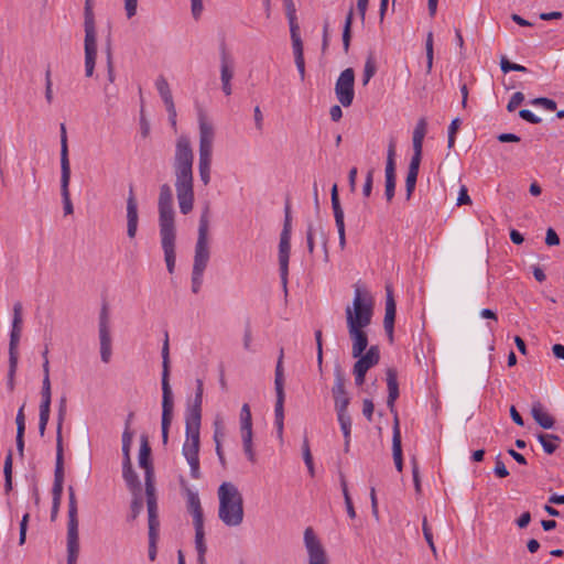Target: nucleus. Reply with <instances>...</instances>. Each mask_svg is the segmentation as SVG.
Returning <instances> with one entry per match:
<instances>
[{"label": "nucleus", "instance_id": "obj_1", "mask_svg": "<svg viewBox=\"0 0 564 564\" xmlns=\"http://www.w3.org/2000/svg\"><path fill=\"white\" fill-rule=\"evenodd\" d=\"M194 153L187 135H180L175 143L173 170L180 212L187 215L194 206Z\"/></svg>", "mask_w": 564, "mask_h": 564}, {"label": "nucleus", "instance_id": "obj_2", "mask_svg": "<svg viewBox=\"0 0 564 564\" xmlns=\"http://www.w3.org/2000/svg\"><path fill=\"white\" fill-rule=\"evenodd\" d=\"M349 337L352 341V357H359L368 346V335L365 330L371 324L373 301L367 291L355 288L352 305L345 310Z\"/></svg>", "mask_w": 564, "mask_h": 564}, {"label": "nucleus", "instance_id": "obj_3", "mask_svg": "<svg viewBox=\"0 0 564 564\" xmlns=\"http://www.w3.org/2000/svg\"><path fill=\"white\" fill-rule=\"evenodd\" d=\"M218 517L227 527H238L243 521V498L232 482H223L218 488Z\"/></svg>", "mask_w": 564, "mask_h": 564}, {"label": "nucleus", "instance_id": "obj_4", "mask_svg": "<svg viewBox=\"0 0 564 564\" xmlns=\"http://www.w3.org/2000/svg\"><path fill=\"white\" fill-rule=\"evenodd\" d=\"M208 207L202 213L198 226V237L195 246L194 264L192 271V291L197 294L203 283V274L209 261V247H208Z\"/></svg>", "mask_w": 564, "mask_h": 564}, {"label": "nucleus", "instance_id": "obj_5", "mask_svg": "<svg viewBox=\"0 0 564 564\" xmlns=\"http://www.w3.org/2000/svg\"><path fill=\"white\" fill-rule=\"evenodd\" d=\"M173 392L170 386V346L169 335L165 333V338L162 346V442L165 445L169 441V430L173 419Z\"/></svg>", "mask_w": 564, "mask_h": 564}, {"label": "nucleus", "instance_id": "obj_6", "mask_svg": "<svg viewBox=\"0 0 564 564\" xmlns=\"http://www.w3.org/2000/svg\"><path fill=\"white\" fill-rule=\"evenodd\" d=\"M199 124V161L198 172L200 181L204 185H208L210 182V166H212V154L213 143L215 138V130L213 123L207 119V116L199 111L198 113Z\"/></svg>", "mask_w": 564, "mask_h": 564}, {"label": "nucleus", "instance_id": "obj_7", "mask_svg": "<svg viewBox=\"0 0 564 564\" xmlns=\"http://www.w3.org/2000/svg\"><path fill=\"white\" fill-rule=\"evenodd\" d=\"M200 420L185 419L186 440L182 453L191 467V476L194 479L200 478L199 470V446H200Z\"/></svg>", "mask_w": 564, "mask_h": 564}, {"label": "nucleus", "instance_id": "obj_8", "mask_svg": "<svg viewBox=\"0 0 564 564\" xmlns=\"http://www.w3.org/2000/svg\"><path fill=\"white\" fill-rule=\"evenodd\" d=\"M84 28H85V74L91 77L95 70L97 57V35L95 28V15L93 11V0L85 1L84 8Z\"/></svg>", "mask_w": 564, "mask_h": 564}, {"label": "nucleus", "instance_id": "obj_9", "mask_svg": "<svg viewBox=\"0 0 564 564\" xmlns=\"http://www.w3.org/2000/svg\"><path fill=\"white\" fill-rule=\"evenodd\" d=\"M77 500L73 486L68 487L67 564H76L79 554Z\"/></svg>", "mask_w": 564, "mask_h": 564}, {"label": "nucleus", "instance_id": "obj_10", "mask_svg": "<svg viewBox=\"0 0 564 564\" xmlns=\"http://www.w3.org/2000/svg\"><path fill=\"white\" fill-rule=\"evenodd\" d=\"M291 231H292V217H291V205L289 199L284 207V224L280 236L279 243V265H280V278L283 289L286 291L288 275H289V259L291 249Z\"/></svg>", "mask_w": 564, "mask_h": 564}, {"label": "nucleus", "instance_id": "obj_11", "mask_svg": "<svg viewBox=\"0 0 564 564\" xmlns=\"http://www.w3.org/2000/svg\"><path fill=\"white\" fill-rule=\"evenodd\" d=\"M283 358H284V349H280V354L278 357L276 366H275V378H274V388L276 394V401L274 406V415H275V426L279 438L283 437V429H284V372H283Z\"/></svg>", "mask_w": 564, "mask_h": 564}, {"label": "nucleus", "instance_id": "obj_12", "mask_svg": "<svg viewBox=\"0 0 564 564\" xmlns=\"http://www.w3.org/2000/svg\"><path fill=\"white\" fill-rule=\"evenodd\" d=\"M159 227L161 231H175V212L173 208V194L169 184L160 186L159 194Z\"/></svg>", "mask_w": 564, "mask_h": 564}, {"label": "nucleus", "instance_id": "obj_13", "mask_svg": "<svg viewBox=\"0 0 564 564\" xmlns=\"http://www.w3.org/2000/svg\"><path fill=\"white\" fill-rule=\"evenodd\" d=\"M98 335L101 361L108 364L112 355V339L110 333V316L108 304L105 302L99 313Z\"/></svg>", "mask_w": 564, "mask_h": 564}, {"label": "nucleus", "instance_id": "obj_14", "mask_svg": "<svg viewBox=\"0 0 564 564\" xmlns=\"http://www.w3.org/2000/svg\"><path fill=\"white\" fill-rule=\"evenodd\" d=\"M335 95L343 107H349L355 98V70L351 67L344 69L335 84Z\"/></svg>", "mask_w": 564, "mask_h": 564}, {"label": "nucleus", "instance_id": "obj_15", "mask_svg": "<svg viewBox=\"0 0 564 564\" xmlns=\"http://www.w3.org/2000/svg\"><path fill=\"white\" fill-rule=\"evenodd\" d=\"M185 492H186L187 510L193 517V524L195 528V539H198V538L204 539L205 538L204 514H203V508L200 505L198 494L193 491L188 487L185 488Z\"/></svg>", "mask_w": 564, "mask_h": 564}, {"label": "nucleus", "instance_id": "obj_16", "mask_svg": "<svg viewBox=\"0 0 564 564\" xmlns=\"http://www.w3.org/2000/svg\"><path fill=\"white\" fill-rule=\"evenodd\" d=\"M304 544L308 554V564H328L326 552L311 527L304 531Z\"/></svg>", "mask_w": 564, "mask_h": 564}, {"label": "nucleus", "instance_id": "obj_17", "mask_svg": "<svg viewBox=\"0 0 564 564\" xmlns=\"http://www.w3.org/2000/svg\"><path fill=\"white\" fill-rule=\"evenodd\" d=\"M335 381L332 388V394L335 401L336 413L348 411L350 398L345 389V376L340 367H336L334 371Z\"/></svg>", "mask_w": 564, "mask_h": 564}, {"label": "nucleus", "instance_id": "obj_18", "mask_svg": "<svg viewBox=\"0 0 564 564\" xmlns=\"http://www.w3.org/2000/svg\"><path fill=\"white\" fill-rule=\"evenodd\" d=\"M386 188L384 196L387 202H391L395 192V143L393 140L388 145L387 163H386Z\"/></svg>", "mask_w": 564, "mask_h": 564}, {"label": "nucleus", "instance_id": "obj_19", "mask_svg": "<svg viewBox=\"0 0 564 564\" xmlns=\"http://www.w3.org/2000/svg\"><path fill=\"white\" fill-rule=\"evenodd\" d=\"M63 485H64V462L59 459L55 463L54 470V482L52 488V509H51V520L55 521L59 511L61 500L63 495Z\"/></svg>", "mask_w": 564, "mask_h": 564}, {"label": "nucleus", "instance_id": "obj_20", "mask_svg": "<svg viewBox=\"0 0 564 564\" xmlns=\"http://www.w3.org/2000/svg\"><path fill=\"white\" fill-rule=\"evenodd\" d=\"M139 214H138V202L134 195L133 186L129 187V194L127 197V235L130 239H133L138 231Z\"/></svg>", "mask_w": 564, "mask_h": 564}, {"label": "nucleus", "instance_id": "obj_21", "mask_svg": "<svg viewBox=\"0 0 564 564\" xmlns=\"http://www.w3.org/2000/svg\"><path fill=\"white\" fill-rule=\"evenodd\" d=\"M161 245L162 249L164 251V259L166 263L167 271L170 273L174 272L175 268V239H176V231H161Z\"/></svg>", "mask_w": 564, "mask_h": 564}, {"label": "nucleus", "instance_id": "obj_22", "mask_svg": "<svg viewBox=\"0 0 564 564\" xmlns=\"http://www.w3.org/2000/svg\"><path fill=\"white\" fill-rule=\"evenodd\" d=\"M387 291V297H386V313L383 318V327L386 330V334L389 338V341H393V332H394V321H395V313H397V304L393 297L392 289L391 286L386 288Z\"/></svg>", "mask_w": 564, "mask_h": 564}, {"label": "nucleus", "instance_id": "obj_23", "mask_svg": "<svg viewBox=\"0 0 564 564\" xmlns=\"http://www.w3.org/2000/svg\"><path fill=\"white\" fill-rule=\"evenodd\" d=\"M387 375V387H388V398H387V406L390 412L394 414V420L398 419V414L395 411V401L399 398V383H398V371L394 368H388L386 371Z\"/></svg>", "mask_w": 564, "mask_h": 564}, {"label": "nucleus", "instance_id": "obj_24", "mask_svg": "<svg viewBox=\"0 0 564 564\" xmlns=\"http://www.w3.org/2000/svg\"><path fill=\"white\" fill-rule=\"evenodd\" d=\"M426 120L425 118H421L413 131L412 137V143H413V155L411 158V161L421 162L422 160V148H423V140L426 134Z\"/></svg>", "mask_w": 564, "mask_h": 564}, {"label": "nucleus", "instance_id": "obj_25", "mask_svg": "<svg viewBox=\"0 0 564 564\" xmlns=\"http://www.w3.org/2000/svg\"><path fill=\"white\" fill-rule=\"evenodd\" d=\"M67 404L66 398L63 397L59 400L58 412H57V427H56V460L64 462V451H63V437H62V429L63 423L66 416Z\"/></svg>", "mask_w": 564, "mask_h": 564}, {"label": "nucleus", "instance_id": "obj_26", "mask_svg": "<svg viewBox=\"0 0 564 564\" xmlns=\"http://www.w3.org/2000/svg\"><path fill=\"white\" fill-rule=\"evenodd\" d=\"M204 383L202 379H196V391L193 402L187 406L185 419L202 421Z\"/></svg>", "mask_w": 564, "mask_h": 564}, {"label": "nucleus", "instance_id": "obj_27", "mask_svg": "<svg viewBox=\"0 0 564 564\" xmlns=\"http://www.w3.org/2000/svg\"><path fill=\"white\" fill-rule=\"evenodd\" d=\"M70 170H61V195L65 215L74 213L73 203L69 194Z\"/></svg>", "mask_w": 564, "mask_h": 564}, {"label": "nucleus", "instance_id": "obj_28", "mask_svg": "<svg viewBox=\"0 0 564 564\" xmlns=\"http://www.w3.org/2000/svg\"><path fill=\"white\" fill-rule=\"evenodd\" d=\"M357 358L358 360L355 362L354 367L367 372L370 368L378 365L380 360L379 347L371 346L365 355L361 354Z\"/></svg>", "mask_w": 564, "mask_h": 564}, {"label": "nucleus", "instance_id": "obj_29", "mask_svg": "<svg viewBox=\"0 0 564 564\" xmlns=\"http://www.w3.org/2000/svg\"><path fill=\"white\" fill-rule=\"evenodd\" d=\"M392 455H393L395 468L399 471H402V468H403L402 444H401V432H400L398 419H395V422L393 425Z\"/></svg>", "mask_w": 564, "mask_h": 564}, {"label": "nucleus", "instance_id": "obj_30", "mask_svg": "<svg viewBox=\"0 0 564 564\" xmlns=\"http://www.w3.org/2000/svg\"><path fill=\"white\" fill-rule=\"evenodd\" d=\"M234 59L227 52L225 45L220 50V80L221 83H230L234 77Z\"/></svg>", "mask_w": 564, "mask_h": 564}, {"label": "nucleus", "instance_id": "obj_31", "mask_svg": "<svg viewBox=\"0 0 564 564\" xmlns=\"http://www.w3.org/2000/svg\"><path fill=\"white\" fill-rule=\"evenodd\" d=\"M531 415L534 421L543 429L549 430L554 426L555 420L544 411V408L540 401L532 404Z\"/></svg>", "mask_w": 564, "mask_h": 564}, {"label": "nucleus", "instance_id": "obj_32", "mask_svg": "<svg viewBox=\"0 0 564 564\" xmlns=\"http://www.w3.org/2000/svg\"><path fill=\"white\" fill-rule=\"evenodd\" d=\"M421 162L410 161L405 178L406 199H410L416 185Z\"/></svg>", "mask_w": 564, "mask_h": 564}, {"label": "nucleus", "instance_id": "obj_33", "mask_svg": "<svg viewBox=\"0 0 564 564\" xmlns=\"http://www.w3.org/2000/svg\"><path fill=\"white\" fill-rule=\"evenodd\" d=\"M330 200L336 227L345 226L344 210L340 205L337 184H334L332 187Z\"/></svg>", "mask_w": 564, "mask_h": 564}, {"label": "nucleus", "instance_id": "obj_34", "mask_svg": "<svg viewBox=\"0 0 564 564\" xmlns=\"http://www.w3.org/2000/svg\"><path fill=\"white\" fill-rule=\"evenodd\" d=\"M61 170H70L66 127L61 123Z\"/></svg>", "mask_w": 564, "mask_h": 564}, {"label": "nucleus", "instance_id": "obj_35", "mask_svg": "<svg viewBox=\"0 0 564 564\" xmlns=\"http://www.w3.org/2000/svg\"><path fill=\"white\" fill-rule=\"evenodd\" d=\"M538 440L546 454H553L561 442L560 436L555 434H539Z\"/></svg>", "mask_w": 564, "mask_h": 564}, {"label": "nucleus", "instance_id": "obj_36", "mask_svg": "<svg viewBox=\"0 0 564 564\" xmlns=\"http://www.w3.org/2000/svg\"><path fill=\"white\" fill-rule=\"evenodd\" d=\"M155 87L165 105V107L170 105H174L172 91L170 89V85L167 80L163 76H159L155 82Z\"/></svg>", "mask_w": 564, "mask_h": 564}, {"label": "nucleus", "instance_id": "obj_37", "mask_svg": "<svg viewBox=\"0 0 564 564\" xmlns=\"http://www.w3.org/2000/svg\"><path fill=\"white\" fill-rule=\"evenodd\" d=\"M243 452L250 463H256V453L252 446V429L240 430Z\"/></svg>", "mask_w": 564, "mask_h": 564}, {"label": "nucleus", "instance_id": "obj_38", "mask_svg": "<svg viewBox=\"0 0 564 564\" xmlns=\"http://www.w3.org/2000/svg\"><path fill=\"white\" fill-rule=\"evenodd\" d=\"M151 447L148 442L147 436H141V444H140V451H139V465L143 469L152 468L151 462Z\"/></svg>", "mask_w": 564, "mask_h": 564}, {"label": "nucleus", "instance_id": "obj_39", "mask_svg": "<svg viewBox=\"0 0 564 564\" xmlns=\"http://www.w3.org/2000/svg\"><path fill=\"white\" fill-rule=\"evenodd\" d=\"M148 506V522H149V530H159L160 521L158 516V502L156 499H148L147 500Z\"/></svg>", "mask_w": 564, "mask_h": 564}, {"label": "nucleus", "instance_id": "obj_40", "mask_svg": "<svg viewBox=\"0 0 564 564\" xmlns=\"http://www.w3.org/2000/svg\"><path fill=\"white\" fill-rule=\"evenodd\" d=\"M122 476L128 488L132 491V494L141 491L139 477L132 467L122 469Z\"/></svg>", "mask_w": 564, "mask_h": 564}, {"label": "nucleus", "instance_id": "obj_41", "mask_svg": "<svg viewBox=\"0 0 564 564\" xmlns=\"http://www.w3.org/2000/svg\"><path fill=\"white\" fill-rule=\"evenodd\" d=\"M377 72V62L372 53H370L365 62L362 73V85L366 86Z\"/></svg>", "mask_w": 564, "mask_h": 564}, {"label": "nucleus", "instance_id": "obj_42", "mask_svg": "<svg viewBox=\"0 0 564 564\" xmlns=\"http://www.w3.org/2000/svg\"><path fill=\"white\" fill-rule=\"evenodd\" d=\"M12 451L10 449L6 456L3 464V475H4V490L9 492L12 490Z\"/></svg>", "mask_w": 564, "mask_h": 564}, {"label": "nucleus", "instance_id": "obj_43", "mask_svg": "<svg viewBox=\"0 0 564 564\" xmlns=\"http://www.w3.org/2000/svg\"><path fill=\"white\" fill-rule=\"evenodd\" d=\"M352 17H354V11H352V8H350V10L346 17L345 25H344V30H343V47H344L345 53H348L349 46H350Z\"/></svg>", "mask_w": 564, "mask_h": 564}, {"label": "nucleus", "instance_id": "obj_44", "mask_svg": "<svg viewBox=\"0 0 564 564\" xmlns=\"http://www.w3.org/2000/svg\"><path fill=\"white\" fill-rule=\"evenodd\" d=\"M51 401H52L51 382L42 381L40 410L51 412Z\"/></svg>", "mask_w": 564, "mask_h": 564}, {"label": "nucleus", "instance_id": "obj_45", "mask_svg": "<svg viewBox=\"0 0 564 564\" xmlns=\"http://www.w3.org/2000/svg\"><path fill=\"white\" fill-rule=\"evenodd\" d=\"M22 304L21 302H15L13 305V318H12V328L10 333L22 334Z\"/></svg>", "mask_w": 564, "mask_h": 564}, {"label": "nucleus", "instance_id": "obj_46", "mask_svg": "<svg viewBox=\"0 0 564 564\" xmlns=\"http://www.w3.org/2000/svg\"><path fill=\"white\" fill-rule=\"evenodd\" d=\"M106 64H107V79H108L109 84H113L116 80V73H115L110 40L107 41V45H106Z\"/></svg>", "mask_w": 564, "mask_h": 564}, {"label": "nucleus", "instance_id": "obj_47", "mask_svg": "<svg viewBox=\"0 0 564 564\" xmlns=\"http://www.w3.org/2000/svg\"><path fill=\"white\" fill-rule=\"evenodd\" d=\"M288 20L290 24L292 48L303 47V43L300 36V26L297 24L296 18L290 17Z\"/></svg>", "mask_w": 564, "mask_h": 564}, {"label": "nucleus", "instance_id": "obj_48", "mask_svg": "<svg viewBox=\"0 0 564 564\" xmlns=\"http://www.w3.org/2000/svg\"><path fill=\"white\" fill-rule=\"evenodd\" d=\"M337 419H338V423L340 425V430L344 434V438H350L351 417L348 414V411L337 413Z\"/></svg>", "mask_w": 564, "mask_h": 564}, {"label": "nucleus", "instance_id": "obj_49", "mask_svg": "<svg viewBox=\"0 0 564 564\" xmlns=\"http://www.w3.org/2000/svg\"><path fill=\"white\" fill-rule=\"evenodd\" d=\"M133 496L134 497H133V499L131 501V506H130V514L128 516L129 521L135 520L143 509V501L140 496V492H135V494H133Z\"/></svg>", "mask_w": 564, "mask_h": 564}, {"label": "nucleus", "instance_id": "obj_50", "mask_svg": "<svg viewBox=\"0 0 564 564\" xmlns=\"http://www.w3.org/2000/svg\"><path fill=\"white\" fill-rule=\"evenodd\" d=\"M294 62L300 74V78L303 82L305 79V59L303 47L293 48Z\"/></svg>", "mask_w": 564, "mask_h": 564}, {"label": "nucleus", "instance_id": "obj_51", "mask_svg": "<svg viewBox=\"0 0 564 564\" xmlns=\"http://www.w3.org/2000/svg\"><path fill=\"white\" fill-rule=\"evenodd\" d=\"M252 429V416L249 404L245 403L240 411V430Z\"/></svg>", "mask_w": 564, "mask_h": 564}, {"label": "nucleus", "instance_id": "obj_52", "mask_svg": "<svg viewBox=\"0 0 564 564\" xmlns=\"http://www.w3.org/2000/svg\"><path fill=\"white\" fill-rule=\"evenodd\" d=\"M425 50H426V68L427 73H431L433 67V56H434V50H433V33L429 32L426 36L425 42Z\"/></svg>", "mask_w": 564, "mask_h": 564}, {"label": "nucleus", "instance_id": "obj_53", "mask_svg": "<svg viewBox=\"0 0 564 564\" xmlns=\"http://www.w3.org/2000/svg\"><path fill=\"white\" fill-rule=\"evenodd\" d=\"M500 67H501V70L503 73H509V72H521V73H525L528 72V68L523 65H520V64H516V63H511L509 62L506 57H502L501 61H500Z\"/></svg>", "mask_w": 564, "mask_h": 564}, {"label": "nucleus", "instance_id": "obj_54", "mask_svg": "<svg viewBox=\"0 0 564 564\" xmlns=\"http://www.w3.org/2000/svg\"><path fill=\"white\" fill-rule=\"evenodd\" d=\"M159 538V530H149V558L154 561L156 557V542Z\"/></svg>", "mask_w": 564, "mask_h": 564}, {"label": "nucleus", "instance_id": "obj_55", "mask_svg": "<svg viewBox=\"0 0 564 564\" xmlns=\"http://www.w3.org/2000/svg\"><path fill=\"white\" fill-rule=\"evenodd\" d=\"M195 549L197 552V563L198 564H206V552H207V545L205 543L204 539H195Z\"/></svg>", "mask_w": 564, "mask_h": 564}, {"label": "nucleus", "instance_id": "obj_56", "mask_svg": "<svg viewBox=\"0 0 564 564\" xmlns=\"http://www.w3.org/2000/svg\"><path fill=\"white\" fill-rule=\"evenodd\" d=\"M21 334L10 333L9 357H19V344Z\"/></svg>", "mask_w": 564, "mask_h": 564}, {"label": "nucleus", "instance_id": "obj_57", "mask_svg": "<svg viewBox=\"0 0 564 564\" xmlns=\"http://www.w3.org/2000/svg\"><path fill=\"white\" fill-rule=\"evenodd\" d=\"M530 102L533 106H541L550 111H553L556 109V102L553 99H550L546 97H538V98L532 99Z\"/></svg>", "mask_w": 564, "mask_h": 564}, {"label": "nucleus", "instance_id": "obj_58", "mask_svg": "<svg viewBox=\"0 0 564 564\" xmlns=\"http://www.w3.org/2000/svg\"><path fill=\"white\" fill-rule=\"evenodd\" d=\"M460 120L458 118L452 120L449 127H448V140H447V147L452 149L455 144V135L457 133V130L459 129Z\"/></svg>", "mask_w": 564, "mask_h": 564}, {"label": "nucleus", "instance_id": "obj_59", "mask_svg": "<svg viewBox=\"0 0 564 564\" xmlns=\"http://www.w3.org/2000/svg\"><path fill=\"white\" fill-rule=\"evenodd\" d=\"M523 100H524V95L521 91L514 93L511 96V98H510V100H509V102L507 105V110L509 112L514 111L518 108V106L523 102Z\"/></svg>", "mask_w": 564, "mask_h": 564}, {"label": "nucleus", "instance_id": "obj_60", "mask_svg": "<svg viewBox=\"0 0 564 564\" xmlns=\"http://www.w3.org/2000/svg\"><path fill=\"white\" fill-rule=\"evenodd\" d=\"M133 438V432L124 426V431L122 433V454L130 453V447Z\"/></svg>", "mask_w": 564, "mask_h": 564}, {"label": "nucleus", "instance_id": "obj_61", "mask_svg": "<svg viewBox=\"0 0 564 564\" xmlns=\"http://www.w3.org/2000/svg\"><path fill=\"white\" fill-rule=\"evenodd\" d=\"M494 473L498 478H506L509 476V471L506 468L505 463L501 460L500 455L496 457Z\"/></svg>", "mask_w": 564, "mask_h": 564}, {"label": "nucleus", "instance_id": "obj_62", "mask_svg": "<svg viewBox=\"0 0 564 564\" xmlns=\"http://www.w3.org/2000/svg\"><path fill=\"white\" fill-rule=\"evenodd\" d=\"M373 173H375L373 169H370L367 172L365 184H364V187H362V194H364L365 197H369L371 195V193H372Z\"/></svg>", "mask_w": 564, "mask_h": 564}, {"label": "nucleus", "instance_id": "obj_63", "mask_svg": "<svg viewBox=\"0 0 564 564\" xmlns=\"http://www.w3.org/2000/svg\"><path fill=\"white\" fill-rule=\"evenodd\" d=\"M422 529H423V535H424L425 541L427 542L429 546L431 547V550L435 554L436 553V549H435L434 541H433V534H432V531H431V529H430V527L427 524L426 518L423 519Z\"/></svg>", "mask_w": 564, "mask_h": 564}, {"label": "nucleus", "instance_id": "obj_64", "mask_svg": "<svg viewBox=\"0 0 564 564\" xmlns=\"http://www.w3.org/2000/svg\"><path fill=\"white\" fill-rule=\"evenodd\" d=\"M105 101L108 106H113L118 99V93L115 88H110L109 86H105Z\"/></svg>", "mask_w": 564, "mask_h": 564}]
</instances>
